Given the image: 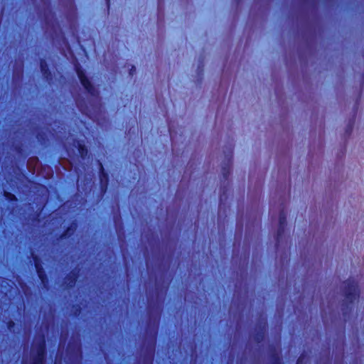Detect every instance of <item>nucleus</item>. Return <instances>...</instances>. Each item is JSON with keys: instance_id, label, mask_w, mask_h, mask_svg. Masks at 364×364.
Masks as SVG:
<instances>
[{"instance_id": "f257e3e1", "label": "nucleus", "mask_w": 364, "mask_h": 364, "mask_svg": "<svg viewBox=\"0 0 364 364\" xmlns=\"http://www.w3.org/2000/svg\"><path fill=\"white\" fill-rule=\"evenodd\" d=\"M358 284L353 280H348L343 284L344 299L343 304L348 308L350 304L358 300L359 297Z\"/></svg>"}, {"instance_id": "f03ea898", "label": "nucleus", "mask_w": 364, "mask_h": 364, "mask_svg": "<svg viewBox=\"0 0 364 364\" xmlns=\"http://www.w3.org/2000/svg\"><path fill=\"white\" fill-rule=\"evenodd\" d=\"M44 356V341L43 338L37 340L31 348V364H43Z\"/></svg>"}, {"instance_id": "7ed1b4c3", "label": "nucleus", "mask_w": 364, "mask_h": 364, "mask_svg": "<svg viewBox=\"0 0 364 364\" xmlns=\"http://www.w3.org/2000/svg\"><path fill=\"white\" fill-rule=\"evenodd\" d=\"M77 75H78V77L80 80V82H81L82 85L84 86V87L88 92H92V85H91L90 82H89V80L85 77V75L83 73V72L78 70H77Z\"/></svg>"}, {"instance_id": "20e7f679", "label": "nucleus", "mask_w": 364, "mask_h": 364, "mask_svg": "<svg viewBox=\"0 0 364 364\" xmlns=\"http://www.w3.org/2000/svg\"><path fill=\"white\" fill-rule=\"evenodd\" d=\"M79 151L81 154V156L83 157L85 156L86 154H87V149L84 147V146H82L80 145V147H79Z\"/></svg>"}, {"instance_id": "39448f33", "label": "nucleus", "mask_w": 364, "mask_h": 364, "mask_svg": "<svg viewBox=\"0 0 364 364\" xmlns=\"http://www.w3.org/2000/svg\"><path fill=\"white\" fill-rule=\"evenodd\" d=\"M46 67H47L46 64L45 63L42 62L41 64V70L44 75H46V73H47Z\"/></svg>"}, {"instance_id": "423d86ee", "label": "nucleus", "mask_w": 364, "mask_h": 364, "mask_svg": "<svg viewBox=\"0 0 364 364\" xmlns=\"http://www.w3.org/2000/svg\"><path fill=\"white\" fill-rule=\"evenodd\" d=\"M353 129V125L351 124H348L346 129V134L350 135Z\"/></svg>"}, {"instance_id": "0eeeda50", "label": "nucleus", "mask_w": 364, "mask_h": 364, "mask_svg": "<svg viewBox=\"0 0 364 364\" xmlns=\"http://www.w3.org/2000/svg\"><path fill=\"white\" fill-rule=\"evenodd\" d=\"M38 272L39 277L41 278V281L44 283L45 282L44 276L43 275V274L41 273V272L39 269H38Z\"/></svg>"}, {"instance_id": "6e6552de", "label": "nucleus", "mask_w": 364, "mask_h": 364, "mask_svg": "<svg viewBox=\"0 0 364 364\" xmlns=\"http://www.w3.org/2000/svg\"><path fill=\"white\" fill-rule=\"evenodd\" d=\"M6 195H7V197H9V196L11 197V198H10L11 199H13V198H15L14 195H11V194H10V193H7Z\"/></svg>"}]
</instances>
